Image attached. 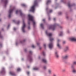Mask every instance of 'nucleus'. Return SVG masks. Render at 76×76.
Instances as JSON below:
<instances>
[{
    "label": "nucleus",
    "instance_id": "5",
    "mask_svg": "<svg viewBox=\"0 0 76 76\" xmlns=\"http://www.w3.org/2000/svg\"><path fill=\"white\" fill-rule=\"evenodd\" d=\"M13 9H10V10H9V15L8 16L9 18H10L11 16V13L13 12V10L15 9V8L14 7H13L12 8Z\"/></svg>",
    "mask_w": 76,
    "mask_h": 76
},
{
    "label": "nucleus",
    "instance_id": "51",
    "mask_svg": "<svg viewBox=\"0 0 76 76\" xmlns=\"http://www.w3.org/2000/svg\"><path fill=\"white\" fill-rule=\"evenodd\" d=\"M53 76H56V75H53Z\"/></svg>",
    "mask_w": 76,
    "mask_h": 76
},
{
    "label": "nucleus",
    "instance_id": "39",
    "mask_svg": "<svg viewBox=\"0 0 76 76\" xmlns=\"http://www.w3.org/2000/svg\"><path fill=\"white\" fill-rule=\"evenodd\" d=\"M19 21H18V23H17V24H19Z\"/></svg>",
    "mask_w": 76,
    "mask_h": 76
},
{
    "label": "nucleus",
    "instance_id": "36",
    "mask_svg": "<svg viewBox=\"0 0 76 76\" xmlns=\"http://www.w3.org/2000/svg\"><path fill=\"white\" fill-rule=\"evenodd\" d=\"M56 20V18H53V20H54V21H55Z\"/></svg>",
    "mask_w": 76,
    "mask_h": 76
},
{
    "label": "nucleus",
    "instance_id": "54",
    "mask_svg": "<svg viewBox=\"0 0 76 76\" xmlns=\"http://www.w3.org/2000/svg\"><path fill=\"white\" fill-rule=\"evenodd\" d=\"M4 72V71H3V72H2V73H3V72Z\"/></svg>",
    "mask_w": 76,
    "mask_h": 76
},
{
    "label": "nucleus",
    "instance_id": "28",
    "mask_svg": "<svg viewBox=\"0 0 76 76\" xmlns=\"http://www.w3.org/2000/svg\"><path fill=\"white\" fill-rule=\"evenodd\" d=\"M21 6H25V4H22Z\"/></svg>",
    "mask_w": 76,
    "mask_h": 76
},
{
    "label": "nucleus",
    "instance_id": "46",
    "mask_svg": "<svg viewBox=\"0 0 76 76\" xmlns=\"http://www.w3.org/2000/svg\"><path fill=\"white\" fill-rule=\"evenodd\" d=\"M28 24L29 25H30V22H28Z\"/></svg>",
    "mask_w": 76,
    "mask_h": 76
},
{
    "label": "nucleus",
    "instance_id": "22",
    "mask_svg": "<svg viewBox=\"0 0 76 76\" xmlns=\"http://www.w3.org/2000/svg\"><path fill=\"white\" fill-rule=\"evenodd\" d=\"M42 54H43V56H45V52H43Z\"/></svg>",
    "mask_w": 76,
    "mask_h": 76
},
{
    "label": "nucleus",
    "instance_id": "38",
    "mask_svg": "<svg viewBox=\"0 0 76 76\" xmlns=\"http://www.w3.org/2000/svg\"><path fill=\"white\" fill-rule=\"evenodd\" d=\"M26 41V39H25L23 40V42H25V41Z\"/></svg>",
    "mask_w": 76,
    "mask_h": 76
},
{
    "label": "nucleus",
    "instance_id": "21",
    "mask_svg": "<svg viewBox=\"0 0 76 76\" xmlns=\"http://www.w3.org/2000/svg\"><path fill=\"white\" fill-rule=\"evenodd\" d=\"M63 35V32H61L59 34V36H62Z\"/></svg>",
    "mask_w": 76,
    "mask_h": 76
},
{
    "label": "nucleus",
    "instance_id": "9",
    "mask_svg": "<svg viewBox=\"0 0 76 76\" xmlns=\"http://www.w3.org/2000/svg\"><path fill=\"white\" fill-rule=\"evenodd\" d=\"M69 39L71 41H76V39L75 38V37H72V38H69Z\"/></svg>",
    "mask_w": 76,
    "mask_h": 76
},
{
    "label": "nucleus",
    "instance_id": "53",
    "mask_svg": "<svg viewBox=\"0 0 76 76\" xmlns=\"http://www.w3.org/2000/svg\"><path fill=\"white\" fill-rule=\"evenodd\" d=\"M2 31H3V29H2Z\"/></svg>",
    "mask_w": 76,
    "mask_h": 76
},
{
    "label": "nucleus",
    "instance_id": "35",
    "mask_svg": "<svg viewBox=\"0 0 76 76\" xmlns=\"http://www.w3.org/2000/svg\"><path fill=\"white\" fill-rule=\"evenodd\" d=\"M58 14H59V15H61V12H59Z\"/></svg>",
    "mask_w": 76,
    "mask_h": 76
},
{
    "label": "nucleus",
    "instance_id": "7",
    "mask_svg": "<svg viewBox=\"0 0 76 76\" xmlns=\"http://www.w3.org/2000/svg\"><path fill=\"white\" fill-rule=\"evenodd\" d=\"M18 13H20V15L21 16H23V14L22 13V11H21V10H17L16 11V14H18Z\"/></svg>",
    "mask_w": 76,
    "mask_h": 76
},
{
    "label": "nucleus",
    "instance_id": "4",
    "mask_svg": "<svg viewBox=\"0 0 76 76\" xmlns=\"http://www.w3.org/2000/svg\"><path fill=\"white\" fill-rule=\"evenodd\" d=\"M57 25H58V24H56L53 26H49V29H51L53 30V31H54V29H55V28H56V26H57Z\"/></svg>",
    "mask_w": 76,
    "mask_h": 76
},
{
    "label": "nucleus",
    "instance_id": "49",
    "mask_svg": "<svg viewBox=\"0 0 76 76\" xmlns=\"http://www.w3.org/2000/svg\"><path fill=\"white\" fill-rule=\"evenodd\" d=\"M37 44L38 45H39V44L37 43Z\"/></svg>",
    "mask_w": 76,
    "mask_h": 76
},
{
    "label": "nucleus",
    "instance_id": "52",
    "mask_svg": "<svg viewBox=\"0 0 76 76\" xmlns=\"http://www.w3.org/2000/svg\"><path fill=\"white\" fill-rule=\"evenodd\" d=\"M2 45H1H1H0V46H1Z\"/></svg>",
    "mask_w": 76,
    "mask_h": 76
},
{
    "label": "nucleus",
    "instance_id": "8",
    "mask_svg": "<svg viewBox=\"0 0 76 76\" xmlns=\"http://www.w3.org/2000/svg\"><path fill=\"white\" fill-rule=\"evenodd\" d=\"M49 48H53V43L52 42L50 43L49 45Z\"/></svg>",
    "mask_w": 76,
    "mask_h": 76
},
{
    "label": "nucleus",
    "instance_id": "23",
    "mask_svg": "<svg viewBox=\"0 0 76 76\" xmlns=\"http://www.w3.org/2000/svg\"><path fill=\"white\" fill-rule=\"evenodd\" d=\"M43 69H44V70H45L47 69V67L46 66H44L43 67Z\"/></svg>",
    "mask_w": 76,
    "mask_h": 76
},
{
    "label": "nucleus",
    "instance_id": "44",
    "mask_svg": "<svg viewBox=\"0 0 76 76\" xmlns=\"http://www.w3.org/2000/svg\"><path fill=\"white\" fill-rule=\"evenodd\" d=\"M49 20H50V17H49L48 18Z\"/></svg>",
    "mask_w": 76,
    "mask_h": 76
},
{
    "label": "nucleus",
    "instance_id": "19",
    "mask_svg": "<svg viewBox=\"0 0 76 76\" xmlns=\"http://www.w3.org/2000/svg\"><path fill=\"white\" fill-rule=\"evenodd\" d=\"M48 73L49 74H51V70L50 69H49L48 70Z\"/></svg>",
    "mask_w": 76,
    "mask_h": 76
},
{
    "label": "nucleus",
    "instance_id": "25",
    "mask_svg": "<svg viewBox=\"0 0 76 76\" xmlns=\"http://www.w3.org/2000/svg\"><path fill=\"white\" fill-rule=\"evenodd\" d=\"M21 69H20L18 68L17 69V71H18V72H19V71H20Z\"/></svg>",
    "mask_w": 76,
    "mask_h": 76
},
{
    "label": "nucleus",
    "instance_id": "55",
    "mask_svg": "<svg viewBox=\"0 0 76 76\" xmlns=\"http://www.w3.org/2000/svg\"><path fill=\"white\" fill-rule=\"evenodd\" d=\"M0 21H1V19H0Z\"/></svg>",
    "mask_w": 76,
    "mask_h": 76
},
{
    "label": "nucleus",
    "instance_id": "41",
    "mask_svg": "<svg viewBox=\"0 0 76 76\" xmlns=\"http://www.w3.org/2000/svg\"><path fill=\"white\" fill-rule=\"evenodd\" d=\"M13 22H15V20H13Z\"/></svg>",
    "mask_w": 76,
    "mask_h": 76
},
{
    "label": "nucleus",
    "instance_id": "45",
    "mask_svg": "<svg viewBox=\"0 0 76 76\" xmlns=\"http://www.w3.org/2000/svg\"><path fill=\"white\" fill-rule=\"evenodd\" d=\"M64 71H65V70H64V69H63V70H62L63 72H64Z\"/></svg>",
    "mask_w": 76,
    "mask_h": 76
},
{
    "label": "nucleus",
    "instance_id": "47",
    "mask_svg": "<svg viewBox=\"0 0 76 76\" xmlns=\"http://www.w3.org/2000/svg\"><path fill=\"white\" fill-rule=\"evenodd\" d=\"M24 51H26V49H25L24 50Z\"/></svg>",
    "mask_w": 76,
    "mask_h": 76
},
{
    "label": "nucleus",
    "instance_id": "26",
    "mask_svg": "<svg viewBox=\"0 0 76 76\" xmlns=\"http://www.w3.org/2000/svg\"><path fill=\"white\" fill-rule=\"evenodd\" d=\"M68 5L69 7H70L71 6V5H70V3H68Z\"/></svg>",
    "mask_w": 76,
    "mask_h": 76
},
{
    "label": "nucleus",
    "instance_id": "34",
    "mask_svg": "<svg viewBox=\"0 0 76 76\" xmlns=\"http://www.w3.org/2000/svg\"><path fill=\"white\" fill-rule=\"evenodd\" d=\"M29 53L30 54H32V51H30L29 52Z\"/></svg>",
    "mask_w": 76,
    "mask_h": 76
},
{
    "label": "nucleus",
    "instance_id": "33",
    "mask_svg": "<svg viewBox=\"0 0 76 76\" xmlns=\"http://www.w3.org/2000/svg\"><path fill=\"white\" fill-rule=\"evenodd\" d=\"M27 75H29V72H27Z\"/></svg>",
    "mask_w": 76,
    "mask_h": 76
},
{
    "label": "nucleus",
    "instance_id": "2",
    "mask_svg": "<svg viewBox=\"0 0 76 76\" xmlns=\"http://www.w3.org/2000/svg\"><path fill=\"white\" fill-rule=\"evenodd\" d=\"M37 5H38L37 1H35L34 3V5L31 7L30 11H31V12H34V11L35 10V7L36 6H37Z\"/></svg>",
    "mask_w": 76,
    "mask_h": 76
},
{
    "label": "nucleus",
    "instance_id": "6",
    "mask_svg": "<svg viewBox=\"0 0 76 76\" xmlns=\"http://www.w3.org/2000/svg\"><path fill=\"white\" fill-rule=\"evenodd\" d=\"M23 25L22 27V31L23 32H25V26H26V25H25V22H24V21H23Z\"/></svg>",
    "mask_w": 76,
    "mask_h": 76
},
{
    "label": "nucleus",
    "instance_id": "27",
    "mask_svg": "<svg viewBox=\"0 0 76 76\" xmlns=\"http://www.w3.org/2000/svg\"><path fill=\"white\" fill-rule=\"evenodd\" d=\"M73 64L76 65V61L74 62L73 63Z\"/></svg>",
    "mask_w": 76,
    "mask_h": 76
},
{
    "label": "nucleus",
    "instance_id": "58",
    "mask_svg": "<svg viewBox=\"0 0 76 76\" xmlns=\"http://www.w3.org/2000/svg\"><path fill=\"white\" fill-rule=\"evenodd\" d=\"M56 0V1L57 0Z\"/></svg>",
    "mask_w": 76,
    "mask_h": 76
},
{
    "label": "nucleus",
    "instance_id": "37",
    "mask_svg": "<svg viewBox=\"0 0 76 76\" xmlns=\"http://www.w3.org/2000/svg\"><path fill=\"white\" fill-rule=\"evenodd\" d=\"M65 42H66L65 41H64L63 42V44H65Z\"/></svg>",
    "mask_w": 76,
    "mask_h": 76
},
{
    "label": "nucleus",
    "instance_id": "31",
    "mask_svg": "<svg viewBox=\"0 0 76 76\" xmlns=\"http://www.w3.org/2000/svg\"><path fill=\"white\" fill-rule=\"evenodd\" d=\"M30 61H32V58H30Z\"/></svg>",
    "mask_w": 76,
    "mask_h": 76
},
{
    "label": "nucleus",
    "instance_id": "40",
    "mask_svg": "<svg viewBox=\"0 0 76 76\" xmlns=\"http://www.w3.org/2000/svg\"><path fill=\"white\" fill-rule=\"evenodd\" d=\"M28 29H30V26H28Z\"/></svg>",
    "mask_w": 76,
    "mask_h": 76
},
{
    "label": "nucleus",
    "instance_id": "43",
    "mask_svg": "<svg viewBox=\"0 0 76 76\" xmlns=\"http://www.w3.org/2000/svg\"><path fill=\"white\" fill-rule=\"evenodd\" d=\"M42 20L43 21V22H44V21H45V19H43Z\"/></svg>",
    "mask_w": 76,
    "mask_h": 76
},
{
    "label": "nucleus",
    "instance_id": "30",
    "mask_svg": "<svg viewBox=\"0 0 76 76\" xmlns=\"http://www.w3.org/2000/svg\"><path fill=\"white\" fill-rule=\"evenodd\" d=\"M32 48H35V46H34V45H32Z\"/></svg>",
    "mask_w": 76,
    "mask_h": 76
},
{
    "label": "nucleus",
    "instance_id": "59",
    "mask_svg": "<svg viewBox=\"0 0 76 76\" xmlns=\"http://www.w3.org/2000/svg\"><path fill=\"white\" fill-rule=\"evenodd\" d=\"M9 26H8V27Z\"/></svg>",
    "mask_w": 76,
    "mask_h": 76
},
{
    "label": "nucleus",
    "instance_id": "1",
    "mask_svg": "<svg viewBox=\"0 0 76 76\" xmlns=\"http://www.w3.org/2000/svg\"><path fill=\"white\" fill-rule=\"evenodd\" d=\"M28 20H31L33 22V26H34L35 25V22L34 21V17L32 16L31 15H28Z\"/></svg>",
    "mask_w": 76,
    "mask_h": 76
},
{
    "label": "nucleus",
    "instance_id": "16",
    "mask_svg": "<svg viewBox=\"0 0 76 76\" xmlns=\"http://www.w3.org/2000/svg\"><path fill=\"white\" fill-rule=\"evenodd\" d=\"M68 58V56H64L62 57L63 59H67Z\"/></svg>",
    "mask_w": 76,
    "mask_h": 76
},
{
    "label": "nucleus",
    "instance_id": "29",
    "mask_svg": "<svg viewBox=\"0 0 76 76\" xmlns=\"http://www.w3.org/2000/svg\"><path fill=\"white\" fill-rule=\"evenodd\" d=\"M43 45L45 48V47H46V45H45V44H44Z\"/></svg>",
    "mask_w": 76,
    "mask_h": 76
},
{
    "label": "nucleus",
    "instance_id": "11",
    "mask_svg": "<svg viewBox=\"0 0 76 76\" xmlns=\"http://www.w3.org/2000/svg\"><path fill=\"white\" fill-rule=\"evenodd\" d=\"M60 41V40H59V39H58V44H57V46L59 48H61V46H60V44H58V42H59Z\"/></svg>",
    "mask_w": 76,
    "mask_h": 76
},
{
    "label": "nucleus",
    "instance_id": "32",
    "mask_svg": "<svg viewBox=\"0 0 76 76\" xmlns=\"http://www.w3.org/2000/svg\"><path fill=\"white\" fill-rule=\"evenodd\" d=\"M53 12V10H50V12L51 13V12Z\"/></svg>",
    "mask_w": 76,
    "mask_h": 76
},
{
    "label": "nucleus",
    "instance_id": "14",
    "mask_svg": "<svg viewBox=\"0 0 76 76\" xmlns=\"http://www.w3.org/2000/svg\"><path fill=\"white\" fill-rule=\"evenodd\" d=\"M8 1H7V0H5L4 1V3L5 4V6H6V5L7 4V3Z\"/></svg>",
    "mask_w": 76,
    "mask_h": 76
},
{
    "label": "nucleus",
    "instance_id": "12",
    "mask_svg": "<svg viewBox=\"0 0 76 76\" xmlns=\"http://www.w3.org/2000/svg\"><path fill=\"white\" fill-rule=\"evenodd\" d=\"M42 61L43 62V63H47V60H46L45 59H42Z\"/></svg>",
    "mask_w": 76,
    "mask_h": 76
},
{
    "label": "nucleus",
    "instance_id": "24",
    "mask_svg": "<svg viewBox=\"0 0 76 76\" xmlns=\"http://www.w3.org/2000/svg\"><path fill=\"white\" fill-rule=\"evenodd\" d=\"M34 70H38V68H33Z\"/></svg>",
    "mask_w": 76,
    "mask_h": 76
},
{
    "label": "nucleus",
    "instance_id": "13",
    "mask_svg": "<svg viewBox=\"0 0 76 76\" xmlns=\"http://www.w3.org/2000/svg\"><path fill=\"white\" fill-rule=\"evenodd\" d=\"M69 50V47H66L64 50V52H66V51H67Z\"/></svg>",
    "mask_w": 76,
    "mask_h": 76
},
{
    "label": "nucleus",
    "instance_id": "42",
    "mask_svg": "<svg viewBox=\"0 0 76 76\" xmlns=\"http://www.w3.org/2000/svg\"><path fill=\"white\" fill-rule=\"evenodd\" d=\"M14 31H15V30H16V28H14Z\"/></svg>",
    "mask_w": 76,
    "mask_h": 76
},
{
    "label": "nucleus",
    "instance_id": "18",
    "mask_svg": "<svg viewBox=\"0 0 76 76\" xmlns=\"http://www.w3.org/2000/svg\"><path fill=\"white\" fill-rule=\"evenodd\" d=\"M50 2H51V0H48L46 3L47 4H48L49 3H50Z\"/></svg>",
    "mask_w": 76,
    "mask_h": 76
},
{
    "label": "nucleus",
    "instance_id": "17",
    "mask_svg": "<svg viewBox=\"0 0 76 76\" xmlns=\"http://www.w3.org/2000/svg\"><path fill=\"white\" fill-rule=\"evenodd\" d=\"M10 75H12V76H15V75H16V74H15L14 73L12 72H10Z\"/></svg>",
    "mask_w": 76,
    "mask_h": 76
},
{
    "label": "nucleus",
    "instance_id": "15",
    "mask_svg": "<svg viewBox=\"0 0 76 76\" xmlns=\"http://www.w3.org/2000/svg\"><path fill=\"white\" fill-rule=\"evenodd\" d=\"M55 55L57 58L59 57V56H58V52H55Z\"/></svg>",
    "mask_w": 76,
    "mask_h": 76
},
{
    "label": "nucleus",
    "instance_id": "20",
    "mask_svg": "<svg viewBox=\"0 0 76 76\" xmlns=\"http://www.w3.org/2000/svg\"><path fill=\"white\" fill-rule=\"evenodd\" d=\"M40 26H41V28H42V29H44V26H43V24H40Z\"/></svg>",
    "mask_w": 76,
    "mask_h": 76
},
{
    "label": "nucleus",
    "instance_id": "57",
    "mask_svg": "<svg viewBox=\"0 0 76 76\" xmlns=\"http://www.w3.org/2000/svg\"><path fill=\"white\" fill-rule=\"evenodd\" d=\"M20 42V43H22V42Z\"/></svg>",
    "mask_w": 76,
    "mask_h": 76
},
{
    "label": "nucleus",
    "instance_id": "56",
    "mask_svg": "<svg viewBox=\"0 0 76 76\" xmlns=\"http://www.w3.org/2000/svg\"><path fill=\"white\" fill-rule=\"evenodd\" d=\"M10 7H12V6H10Z\"/></svg>",
    "mask_w": 76,
    "mask_h": 76
},
{
    "label": "nucleus",
    "instance_id": "50",
    "mask_svg": "<svg viewBox=\"0 0 76 76\" xmlns=\"http://www.w3.org/2000/svg\"><path fill=\"white\" fill-rule=\"evenodd\" d=\"M39 59H40V57H39Z\"/></svg>",
    "mask_w": 76,
    "mask_h": 76
},
{
    "label": "nucleus",
    "instance_id": "10",
    "mask_svg": "<svg viewBox=\"0 0 76 76\" xmlns=\"http://www.w3.org/2000/svg\"><path fill=\"white\" fill-rule=\"evenodd\" d=\"M72 69H73V70H72V72H73V73H76V69H75L73 68H74V65L72 66Z\"/></svg>",
    "mask_w": 76,
    "mask_h": 76
},
{
    "label": "nucleus",
    "instance_id": "48",
    "mask_svg": "<svg viewBox=\"0 0 76 76\" xmlns=\"http://www.w3.org/2000/svg\"><path fill=\"white\" fill-rule=\"evenodd\" d=\"M27 67H28V68H29V66H27Z\"/></svg>",
    "mask_w": 76,
    "mask_h": 76
},
{
    "label": "nucleus",
    "instance_id": "3",
    "mask_svg": "<svg viewBox=\"0 0 76 76\" xmlns=\"http://www.w3.org/2000/svg\"><path fill=\"white\" fill-rule=\"evenodd\" d=\"M46 34L48 36H49V37H50V42H52V41H53V40H54V39L53 38L51 37V36L52 35V34L51 33H49L48 34L47 33V31H46Z\"/></svg>",
    "mask_w": 76,
    "mask_h": 76
}]
</instances>
